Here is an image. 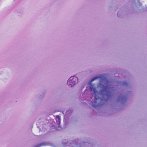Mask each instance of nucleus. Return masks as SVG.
Returning <instances> with one entry per match:
<instances>
[{
    "label": "nucleus",
    "instance_id": "f257e3e1",
    "mask_svg": "<svg viewBox=\"0 0 147 147\" xmlns=\"http://www.w3.org/2000/svg\"><path fill=\"white\" fill-rule=\"evenodd\" d=\"M108 82L107 81V84L105 85H102L101 86V88H102V89L101 91V93L103 95H106L107 96H109L111 95L110 93V87L108 85Z\"/></svg>",
    "mask_w": 147,
    "mask_h": 147
},
{
    "label": "nucleus",
    "instance_id": "f03ea898",
    "mask_svg": "<svg viewBox=\"0 0 147 147\" xmlns=\"http://www.w3.org/2000/svg\"><path fill=\"white\" fill-rule=\"evenodd\" d=\"M78 81V79L77 77L71 76L68 80L67 84L69 87H72L77 83Z\"/></svg>",
    "mask_w": 147,
    "mask_h": 147
},
{
    "label": "nucleus",
    "instance_id": "7ed1b4c3",
    "mask_svg": "<svg viewBox=\"0 0 147 147\" xmlns=\"http://www.w3.org/2000/svg\"><path fill=\"white\" fill-rule=\"evenodd\" d=\"M89 87L90 89V90L91 91H93L94 92V93L96 95V93L97 92V91H96V89L94 87V85L90 84ZM95 101H96L97 100L99 99V98H97L96 97V95L95 96Z\"/></svg>",
    "mask_w": 147,
    "mask_h": 147
},
{
    "label": "nucleus",
    "instance_id": "20e7f679",
    "mask_svg": "<svg viewBox=\"0 0 147 147\" xmlns=\"http://www.w3.org/2000/svg\"><path fill=\"white\" fill-rule=\"evenodd\" d=\"M60 117L59 116H57L56 117V120H58L59 121V122L60 120Z\"/></svg>",
    "mask_w": 147,
    "mask_h": 147
},
{
    "label": "nucleus",
    "instance_id": "39448f33",
    "mask_svg": "<svg viewBox=\"0 0 147 147\" xmlns=\"http://www.w3.org/2000/svg\"><path fill=\"white\" fill-rule=\"evenodd\" d=\"M98 78V77H95L94 78H93L91 80V82H92L94 80H95L97 79Z\"/></svg>",
    "mask_w": 147,
    "mask_h": 147
},
{
    "label": "nucleus",
    "instance_id": "423d86ee",
    "mask_svg": "<svg viewBox=\"0 0 147 147\" xmlns=\"http://www.w3.org/2000/svg\"><path fill=\"white\" fill-rule=\"evenodd\" d=\"M98 106V105H93V104L92 105V107L94 108H96Z\"/></svg>",
    "mask_w": 147,
    "mask_h": 147
},
{
    "label": "nucleus",
    "instance_id": "0eeeda50",
    "mask_svg": "<svg viewBox=\"0 0 147 147\" xmlns=\"http://www.w3.org/2000/svg\"><path fill=\"white\" fill-rule=\"evenodd\" d=\"M100 85H101V84H100Z\"/></svg>",
    "mask_w": 147,
    "mask_h": 147
}]
</instances>
